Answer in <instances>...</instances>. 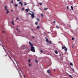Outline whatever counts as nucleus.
<instances>
[{
	"label": "nucleus",
	"instance_id": "58836bf2",
	"mask_svg": "<svg viewBox=\"0 0 78 78\" xmlns=\"http://www.w3.org/2000/svg\"><path fill=\"white\" fill-rule=\"evenodd\" d=\"M39 4L40 5H42V3H39Z\"/></svg>",
	"mask_w": 78,
	"mask_h": 78
},
{
	"label": "nucleus",
	"instance_id": "49530a36",
	"mask_svg": "<svg viewBox=\"0 0 78 78\" xmlns=\"http://www.w3.org/2000/svg\"><path fill=\"white\" fill-rule=\"evenodd\" d=\"M72 69V70H73V71H75V70H74V69H73V68Z\"/></svg>",
	"mask_w": 78,
	"mask_h": 78
},
{
	"label": "nucleus",
	"instance_id": "774afa93",
	"mask_svg": "<svg viewBox=\"0 0 78 78\" xmlns=\"http://www.w3.org/2000/svg\"><path fill=\"white\" fill-rule=\"evenodd\" d=\"M70 11H71V9H70Z\"/></svg>",
	"mask_w": 78,
	"mask_h": 78
},
{
	"label": "nucleus",
	"instance_id": "69168bd1",
	"mask_svg": "<svg viewBox=\"0 0 78 78\" xmlns=\"http://www.w3.org/2000/svg\"><path fill=\"white\" fill-rule=\"evenodd\" d=\"M54 71H55V69H54Z\"/></svg>",
	"mask_w": 78,
	"mask_h": 78
},
{
	"label": "nucleus",
	"instance_id": "0e129e2a",
	"mask_svg": "<svg viewBox=\"0 0 78 78\" xmlns=\"http://www.w3.org/2000/svg\"><path fill=\"white\" fill-rule=\"evenodd\" d=\"M16 27H17V28H18V27H19V26H17Z\"/></svg>",
	"mask_w": 78,
	"mask_h": 78
},
{
	"label": "nucleus",
	"instance_id": "603ef678",
	"mask_svg": "<svg viewBox=\"0 0 78 78\" xmlns=\"http://www.w3.org/2000/svg\"><path fill=\"white\" fill-rule=\"evenodd\" d=\"M18 17H17L16 18V20H18Z\"/></svg>",
	"mask_w": 78,
	"mask_h": 78
},
{
	"label": "nucleus",
	"instance_id": "f704fd0d",
	"mask_svg": "<svg viewBox=\"0 0 78 78\" xmlns=\"http://www.w3.org/2000/svg\"><path fill=\"white\" fill-rule=\"evenodd\" d=\"M67 9H69V6H67Z\"/></svg>",
	"mask_w": 78,
	"mask_h": 78
},
{
	"label": "nucleus",
	"instance_id": "2eb2a0df",
	"mask_svg": "<svg viewBox=\"0 0 78 78\" xmlns=\"http://www.w3.org/2000/svg\"><path fill=\"white\" fill-rule=\"evenodd\" d=\"M64 50H65V51H66L67 50V48L66 47V48H65Z\"/></svg>",
	"mask_w": 78,
	"mask_h": 78
},
{
	"label": "nucleus",
	"instance_id": "79ce46f5",
	"mask_svg": "<svg viewBox=\"0 0 78 78\" xmlns=\"http://www.w3.org/2000/svg\"><path fill=\"white\" fill-rule=\"evenodd\" d=\"M41 50V52H43V51H42V50Z\"/></svg>",
	"mask_w": 78,
	"mask_h": 78
},
{
	"label": "nucleus",
	"instance_id": "7c9ffc66",
	"mask_svg": "<svg viewBox=\"0 0 78 78\" xmlns=\"http://www.w3.org/2000/svg\"><path fill=\"white\" fill-rule=\"evenodd\" d=\"M47 9H48L47 8H44V10H47Z\"/></svg>",
	"mask_w": 78,
	"mask_h": 78
},
{
	"label": "nucleus",
	"instance_id": "7ed1b4c3",
	"mask_svg": "<svg viewBox=\"0 0 78 78\" xmlns=\"http://www.w3.org/2000/svg\"><path fill=\"white\" fill-rule=\"evenodd\" d=\"M32 12L33 14L31 15V17H32V18H34V13L33 12Z\"/></svg>",
	"mask_w": 78,
	"mask_h": 78
},
{
	"label": "nucleus",
	"instance_id": "20e7f679",
	"mask_svg": "<svg viewBox=\"0 0 78 78\" xmlns=\"http://www.w3.org/2000/svg\"><path fill=\"white\" fill-rule=\"evenodd\" d=\"M49 66H51V64H52V62H51V59H49Z\"/></svg>",
	"mask_w": 78,
	"mask_h": 78
},
{
	"label": "nucleus",
	"instance_id": "e2e57ef3",
	"mask_svg": "<svg viewBox=\"0 0 78 78\" xmlns=\"http://www.w3.org/2000/svg\"><path fill=\"white\" fill-rule=\"evenodd\" d=\"M31 30H32V31H33V29H32Z\"/></svg>",
	"mask_w": 78,
	"mask_h": 78
},
{
	"label": "nucleus",
	"instance_id": "ea45409f",
	"mask_svg": "<svg viewBox=\"0 0 78 78\" xmlns=\"http://www.w3.org/2000/svg\"><path fill=\"white\" fill-rule=\"evenodd\" d=\"M11 3H13V0H12Z\"/></svg>",
	"mask_w": 78,
	"mask_h": 78
},
{
	"label": "nucleus",
	"instance_id": "a18cd8bd",
	"mask_svg": "<svg viewBox=\"0 0 78 78\" xmlns=\"http://www.w3.org/2000/svg\"><path fill=\"white\" fill-rule=\"evenodd\" d=\"M2 33H5V31H2Z\"/></svg>",
	"mask_w": 78,
	"mask_h": 78
},
{
	"label": "nucleus",
	"instance_id": "423d86ee",
	"mask_svg": "<svg viewBox=\"0 0 78 78\" xmlns=\"http://www.w3.org/2000/svg\"><path fill=\"white\" fill-rule=\"evenodd\" d=\"M18 71L19 73V74L20 75V77L21 78H23V77H22V75H21V74L19 72V70L18 69Z\"/></svg>",
	"mask_w": 78,
	"mask_h": 78
},
{
	"label": "nucleus",
	"instance_id": "1a4fd4ad",
	"mask_svg": "<svg viewBox=\"0 0 78 78\" xmlns=\"http://www.w3.org/2000/svg\"><path fill=\"white\" fill-rule=\"evenodd\" d=\"M6 11H7L6 12V14H8V13H9V11H8V10H7Z\"/></svg>",
	"mask_w": 78,
	"mask_h": 78
},
{
	"label": "nucleus",
	"instance_id": "a19ab883",
	"mask_svg": "<svg viewBox=\"0 0 78 78\" xmlns=\"http://www.w3.org/2000/svg\"><path fill=\"white\" fill-rule=\"evenodd\" d=\"M9 58H10L11 59V57H10V56H9Z\"/></svg>",
	"mask_w": 78,
	"mask_h": 78
},
{
	"label": "nucleus",
	"instance_id": "052dcab7",
	"mask_svg": "<svg viewBox=\"0 0 78 78\" xmlns=\"http://www.w3.org/2000/svg\"><path fill=\"white\" fill-rule=\"evenodd\" d=\"M59 56H61V55H59Z\"/></svg>",
	"mask_w": 78,
	"mask_h": 78
},
{
	"label": "nucleus",
	"instance_id": "09e8293b",
	"mask_svg": "<svg viewBox=\"0 0 78 78\" xmlns=\"http://www.w3.org/2000/svg\"><path fill=\"white\" fill-rule=\"evenodd\" d=\"M24 76L25 78H26V76H25V75H24Z\"/></svg>",
	"mask_w": 78,
	"mask_h": 78
},
{
	"label": "nucleus",
	"instance_id": "a211bd4d",
	"mask_svg": "<svg viewBox=\"0 0 78 78\" xmlns=\"http://www.w3.org/2000/svg\"><path fill=\"white\" fill-rule=\"evenodd\" d=\"M56 28H57V29H59V27H58V26H56Z\"/></svg>",
	"mask_w": 78,
	"mask_h": 78
},
{
	"label": "nucleus",
	"instance_id": "f03ea898",
	"mask_svg": "<svg viewBox=\"0 0 78 78\" xmlns=\"http://www.w3.org/2000/svg\"><path fill=\"white\" fill-rule=\"evenodd\" d=\"M53 34L54 35L53 36H52V37H56V35H57V33L56 32H54V34Z\"/></svg>",
	"mask_w": 78,
	"mask_h": 78
},
{
	"label": "nucleus",
	"instance_id": "6ab92c4d",
	"mask_svg": "<svg viewBox=\"0 0 78 78\" xmlns=\"http://www.w3.org/2000/svg\"><path fill=\"white\" fill-rule=\"evenodd\" d=\"M71 9H72V10H73V6H71Z\"/></svg>",
	"mask_w": 78,
	"mask_h": 78
},
{
	"label": "nucleus",
	"instance_id": "393cba45",
	"mask_svg": "<svg viewBox=\"0 0 78 78\" xmlns=\"http://www.w3.org/2000/svg\"><path fill=\"white\" fill-rule=\"evenodd\" d=\"M26 12H28V9H26Z\"/></svg>",
	"mask_w": 78,
	"mask_h": 78
},
{
	"label": "nucleus",
	"instance_id": "ddd939ff",
	"mask_svg": "<svg viewBox=\"0 0 78 78\" xmlns=\"http://www.w3.org/2000/svg\"><path fill=\"white\" fill-rule=\"evenodd\" d=\"M4 8H5V9L6 10V11L7 10H8V9H7V7L5 6L4 7Z\"/></svg>",
	"mask_w": 78,
	"mask_h": 78
},
{
	"label": "nucleus",
	"instance_id": "680f3d73",
	"mask_svg": "<svg viewBox=\"0 0 78 78\" xmlns=\"http://www.w3.org/2000/svg\"><path fill=\"white\" fill-rule=\"evenodd\" d=\"M72 48H73V45Z\"/></svg>",
	"mask_w": 78,
	"mask_h": 78
},
{
	"label": "nucleus",
	"instance_id": "5fc2aeb1",
	"mask_svg": "<svg viewBox=\"0 0 78 78\" xmlns=\"http://www.w3.org/2000/svg\"><path fill=\"white\" fill-rule=\"evenodd\" d=\"M62 31H63V29H61Z\"/></svg>",
	"mask_w": 78,
	"mask_h": 78
},
{
	"label": "nucleus",
	"instance_id": "2f4dec72",
	"mask_svg": "<svg viewBox=\"0 0 78 78\" xmlns=\"http://www.w3.org/2000/svg\"><path fill=\"white\" fill-rule=\"evenodd\" d=\"M47 72L48 73H49V70H48L47 71Z\"/></svg>",
	"mask_w": 78,
	"mask_h": 78
},
{
	"label": "nucleus",
	"instance_id": "39448f33",
	"mask_svg": "<svg viewBox=\"0 0 78 78\" xmlns=\"http://www.w3.org/2000/svg\"><path fill=\"white\" fill-rule=\"evenodd\" d=\"M19 4L21 5V6H23V3H22L21 2H19Z\"/></svg>",
	"mask_w": 78,
	"mask_h": 78
},
{
	"label": "nucleus",
	"instance_id": "de8ad7c7",
	"mask_svg": "<svg viewBox=\"0 0 78 78\" xmlns=\"http://www.w3.org/2000/svg\"><path fill=\"white\" fill-rule=\"evenodd\" d=\"M20 1V0H17V2H19Z\"/></svg>",
	"mask_w": 78,
	"mask_h": 78
},
{
	"label": "nucleus",
	"instance_id": "338daca9",
	"mask_svg": "<svg viewBox=\"0 0 78 78\" xmlns=\"http://www.w3.org/2000/svg\"><path fill=\"white\" fill-rule=\"evenodd\" d=\"M30 13H28V14L30 15Z\"/></svg>",
	"mask_w": 78,
	"mask_h": 78
},
{
	"label": "nucleus",
	"instance_id": "c03bdc74",
	"mask_svg": "<svg viewBox=\"0 0 78 78\" xmlns=\"http://www.w3.org/2000/svg\"><path fill=\"white\" fill-rule=\"evenodd\" d=\"M35 62H37V60H35Z\"/></svg>",
	"mask_w": 78,
	"mask_h": 78
},
{
	"label": "nucleus",
	"instance_id": "37998d69",
	"mask_svg": "<svg viewBox=\"0 0 78 78\" xmlns=\"http://www.w3.org/2000/svg\"><path fill=\"white\" fill-rule=\"evenodd\" d=\"M13 64H15V65H16V64H15V63H14V61H13Z\"/></svg>",
	"mask_w": 78,
	"mask_h": 78
},
{
	"label": "nucleus",
	"instance_id": "c756f323",
	"mask_svg": "<svg viewBox=\"0 0 78 78\" xmlns=\"http://www.w3.org/2000/svg\"><path fill=\"white\" fill-rule=\"evenodd\" d=\"M68 75L69 76H70L71 78H72V76L71 75H70L69 74Z\"/></svg>",
	"mask_w": 78,
	"mask_h": 78
},
{
	"label": "nucleus",
	"instance_id": "13d9d810",
	"mask_svg": "<svg viewBox=\"0 0 78 78\" xmlns=\"http://www.w3.org/2000/svg\"><path fill=\"white\" fill-rule=\"evenodd\" d=\"M70 68L71 69H73L72 68V67L70 66Z\"/></svg>",
	"mask_w": 78,
	"mask_h": 78
},
{
	"label": "nucleus",
	"instance_id": "4468645a",
	"mask_svg": "<svg viewBox=\"0 0 78 78\" xmlns=\"http://www.w3.org/2000/svg\"><path fill=\"white\" fill-rule=\"evenodd\" d=\"M49 74L50 75V76H51V73H50V70H49Z\"/></svg>",
	"mask_w": 78,
	"mask_h": 78
},
{
	"label": "nucleus",
	"instance_id": "f257e3e1",
	"mask_svg": "<svg viewBox=\"0 0 78 78\" xmlns=\"http://www.w3.org/2000/svg\"><path fill=\"white\" fill-rule=\"evenodd\" d=\"M29 44L31 46V49H30V51H33V52H35V49H34V47H33V44H32V43H31V42L30 41H29Z\"/></svg>",
	"mask_w": 78,
	"mask_h": 78
},
{
	"label": "nucleus",
	"instance_id": "cd10ccee",
	"mask_svg": "<svg viewBox=\"0 0 78 78\" xmlns=\"http://www.w3.org/2000/svg\"><path fill=\"white\" fill-rule=\"evenodd\" d=\"M35 25H37V22H36L35 23Z\"/></svg>",
	"mask_w": 78,
	"mask_h": 78
},
{
	"label": "nucleus",
	"instance_id": "f3484780",
	"mask_svg": "<svg viewBox=\"0 0 78 78\" xmlns=\"http://www.w3.org/2000/svg\"><path fill=\"white\" fill-rule=\"evenodd\" d=\"M65 28H66V29H69V28H70V26H69L68 27H66Z\"/></svg>",
	"mask_w": 78,
	"mask_h": 78
},
{
	"label": "nucleus",
	"instance_id": "412c9836",
	"mask_svg": "<svg viewBox=\"0 0 78 78\" xmlns=\"http://www.w3.org/2000/svg\"><path fill=\"white\" fill-rule=\"evenodd\" d=\"M70 65L71 66H73V63H70Z\"/></svg>",
	"mask_w": 78,
	"mask_h": 78
},
{
	"label": "nucleus",
	"instance_id": "3c124183",
	"mask_svg": "<svg viewBox=\"0 0 78 78\" xmlns=\"http://www.w3.org/2000/svg\"><path fill=\"white\" fill-rule=\"evenodd\" d=\"M11 61H12V62H13V60H12V59L11 58Z\"/></svg>",
	"mask_w": 78,
	"mask_h": 78
},
{
	"label": "nucleus",
	"instance_id": "4be33fe9",
	"mask_svg": "<svg viewBox=\"0 0 78 78\" xmlns=\"http://www.w3.org/2000/svg\"><path fill=\"white\" fill-rule=\"evenodd\" d=\"M21 10H22V11H24V10H25V8H24V7H23V8H22Z\"/></svg>",
	"mask_w": 78,
	"mask_h": 78
},
{
	"label": "nucleus",
	"instance_id": "4d7b16f0",
	"mask_svg": "<svg viewBox=\"0 0 78 78\" xmlns=\"http://www.w3.org/2000/svg\"><path fill=\"white\" fill-rule=\"evenodd\" d=\"M14 61H16V62H17V61H16V60L15 59H14Z\"/></svg>",
	"mask_w": 78,
	"mask_h": 78
},
{
	"label": "nucleus",
	"instance_id": "4c0bfd02",
	"mask_svg": "<svg viewBox=\"0 0 78 78\" xmlns=\"http://www.w3.org/2000/svg\"><path fill=\"white\" fill-rule=\"evenodd\" d=\"M29 62H30V59H29L28 60Z\"/></svg>",
	"mask_w": 78,
	"mask_h": 78
},
{
	"label": "nucleus",
	"instance_id": "f8f14e48",
	"mask_svg": "<svg viewBox=\"0 0 78 78\" xmlns=\"http://www.w3.org/2000/svg\"><path fill=\"white\" fill-rule=\"evenodd\" d=\"M49 44H51V45L53 44V43L51 42V41H49Z\"/></svg>",
	"mask_w": 78,
	"mask_h": 78
},
{
	"label": "nucleus",
	"instance_id": "9b49d317",
	"mask_svg": "<svg viewBox=\"0 0 78 78\" xmlns=\"http://www.w3.org/2000/svg\"><path fill=\"white\" fill-rule=\"evenodd\" d=\"M16 30H17V31H18V32H17L18 33H20V31L18 29H17V28H16Z\"/></svg>",
	"mask_w": 78,
	"mask_h": 78
},
{
	"label": "nucleus",
	"instance_id": "72a5a7b5",
	"mask_svg": "<svg viewBox=\"0 0 78 78\" xmlns=\"http://www.w3.org/2000/svg\"><path fill=\"white\" fill-rule=\"evenodd\" d=\"M72 41H73L74 40V38H73H73H72Z\"/></svg>",
	"mask_w": 78,
	"mask_h": 78
},
{
	"label": "nucleus",
	"instance_id": "473e14b6",
	"mask_svg": "<svg viewBox=\"0 0 78 78\" xmlns=\"http://www.w3.org/2000/svg\"><path fill=\"white\" fill-rule=\"evenodd\" d=\"M53 23H56V22L55 21H54L53 22Z\"/></svg>",
	"mask_w": 78,
	"mask_h": 78
},
{
	"label": "nucleus",
	"instance_id": "0eeeda50",
	"mask_svg": "<svg viewBox=\"0 0 78 78\" xmlns=\"http://www.w3.org/2000/svg\"><path fill=\"white\" fill-rule=\"evenodd\" d=\"M45 38L46 39V42H49V41H48V39H47V37H45Z\"/></svg>",
	"mask_w": 78,
	"mask_h": 78
},
{
	"label": "nucleus",
	"instance_id": "5701e85b",
	"mask_svg": "<svg viewBox=\"0 0 78 78\" xmlns=\"http://www.w3.org/2000/svg\"><path fill=\"white\" fill-rule=\"evenodd\" d=\"M37 21H39V20H40L39 19V18H37Z\"/></svg>",
	"mask_w": 78,
	"mask_h": 78
},
{
	"label": "nucleus",
	"instance_id": "864d4df0",
	"mask_svg": "<svg viewBox=\"0 0 78 78\" xmlns=\"http://www.w3.org/2000/svg\"><path fill=\"white\" fill-rule=\"evenodd\" d=\"M33 14H32L31 13H30V15H31V16Z\"/></svg>",
	"mask_w": 78,
	"mask_h": 78
},
{
	"label": "nucleus",
	"instance_id": "bb28decb",
	"mask_svg": "<svg viewBox=\"0 0 78 78\" xmlns=\"http://www.w3.org/2000/svg\"><path fill=\"white\" fill-rule=\"evenodd\" d=\"M12 24L13 25H14V22L13 21H12Z\"/></svg>",
	"mask_w": 78,
	"mask_h": 78
},
{
	"label": "nucleus",
	"instance_id": "6e6552de",
	"mask_svg": "<svg viewBox=\"0 0 78 78\" xmlns=\"http://www.w3.org/2000/svg\"><path fill=\"white\" fill-rule=\"evenodd\" d=\"M66 48V46H62V49H63L64 50L65 49V48Z\"/></svg>",
	"mask_w": 78,
	"mask_h": 78
},
{
	"label": "nucleus",
	"instance_id": "aec40b11",
	"mask_svg": "<svg viewBox=\"0 0 78 78\" xmlns=\"http://www.w3.org/2000/svg\"><path fill=\"white\" fill-rule=\"evenodd\" d=\"M28 65H29V67H31V64L29 63V64H28Z\"/></svg>",
	"mask_w": 78,
	"mask_h": 78
},
{
	"label": "nucleus",
	"instance_id": "9d476101",
	"mask_svg": "<svg viewBox=\"0 0 78 78\" xmlns=\"http://www.w3.org/2000/svg\"><path fill=\"white\" fill-rule=\"evenodd\" d=\"M14 5L15 7H17V6H18V4H15Z\"/></svg>",
	"mask_w": 78,
	"mask_h": 78
},
{
	"label": "nucleus",
	"instance_id": "bf43d9fd",
	"mask_svg": "<svg viewBox=\"0 0 78 78\" xmlns=\"http://www.w3.org/2000/svg\"><path fill=\"white\" fill-rule=\"evenodd\" d=\"M75 45V44H73V46H74V45Z\"/></svg>",
	"mask_w": 78,
	"mask_h": 78
},
{
	"label": "nucleus",
	"instance_id": "6e6d98bb",
	"mask_svg": "<svg viewBox=\"0 0 78 78\" xmlns=\"http://www.w3.org/2000/svg\"><path fill=\"white\" fill-rule=\"evenodd\" d=\"M16 62L17 64H18V63H17V62Z\"/></svg>",
	"mask_w": 78,
	"mask_h": 78
},
{
	"label": "nucleus",
	"instance_id": "e433bc0d",
	"mask_svg": "<svg viewBox=\"0 0 78 78\" xmlns=\"http://www.w3.org/2000/svg\"><path fill=\"white\" fill-rule=\"evenodd\" d=\"M41 17H43L44 16H43V14H41Z\"/></svg>",
	"mask_w": 78,
	"mask_h": 78
},
{
	"label": "nucleus",
	"instance_id": "c85d7f7f",
	"mask_svg": "<svg viewBox=\"0 0 78 78\" xmlns=\"http://www.w3.org/2000/svg\"><path fill=\"white\" fill-rule=\"evenodd\" d=\"M60 58H61V59H62H62H63V57H60Z\"/></svg>",
	"mask_w": 78,
	"mask_h": 78
},
{
	"label": "nucleus",
	"instance_id": "b1692460",
	"mask_svg": "<svg viewBox=\"0 0 78 78\" xmlns=\"http://www.w3.org/2000/svg\"><path fill=\"white\" fill-rule=\"evenodd\" d=\"M39 26H37V29H39Z\"/></svg>",
	"mask_w": 78,
	"mask_h": 78
},
{
	"label": "nucleus",
	"instance_id": "dca6fc26",
	"mask_svg": "<svg viewBox=\"0 0 78 78\" xmlns=\"http://www.w3.org/2000/svg\"><path fill=\"white\" fill-rule=\"evenodd\" d=\"M55 53H56V54H58V51L56 50L55 51Z\"/></svg>",
	"mask_w": 78,
	"mask_h": 78
},
{
	"label": "nucleus",
	"instance_id": "c9c22d12",
	"mask_svg": "<svg viewBox=\"0 0 78 78\" xmlns=\"http://www.w3.org/2000/svg\"><path fill=\"white\" fill-rule=\"evenodd\" d=\"M50 30H51V32H52V33H53V30H52V29H50Z\"/></svg>",
	"mask_w": 78,
	"mask_h": 78
},
{
	"label": "nucleus",
	"instance_id": "a878e982",
	"mask_svg": "<svg viewBox=\"0 0 78 78\" xmlns=\"http://www.w3.org/2000/svg\"><path fill=\"white\" fill-rule=\"evenodd\" d=\"M24 5L26 6L27 5V4L26 3V2H24Z\"/></svg>",
	"mask_w": 78,
	"mask_h": 78
},
{
	"label": "nucleus",
	"instance_id": "8fccbe9b",
	"mask_svg": "<svg viewBox=\"0 0 78 78\" xmlns=\"http://www.w3.org/2000/svg\"><path fill=\"white\" fill-rule=\"evenodd\" d=\"M32 37H33V38H35V37H34V36H33Z\"/></svg>",
	"mask_w": 78,
	"mask_h": 78
}]
</instances>
